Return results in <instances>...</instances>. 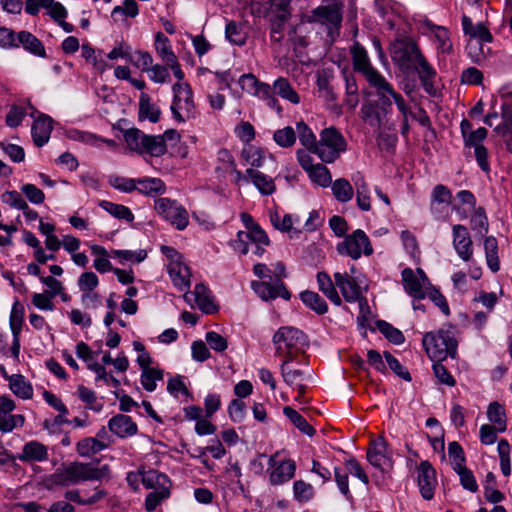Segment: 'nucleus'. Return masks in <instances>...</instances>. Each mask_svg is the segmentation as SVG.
I'll use <instances>...</instances> for the list:
<instances>
[{"instance_id":"obj_1","label":"nucleus","mask_w":512,"mask_h":512,"mask_svg":"<svg viewBox=\"0 0 512 512\" xmlns=\"http://www.w3.org/2000/svg\"><path fill=\"white\" fill-rule=\"evenodd\" d=\"M389 52L391 60L401 71L417 72L425 91L432 93L436 71L414 38L404 34L397 35L389 45Z\"/></svg>"},{"instance_id":"obj_2","label":"nucleus","mask_w":512,"mask_h":512,"mask_svg":"<svg viewBox=\"0 0 512 512\" xmlns=\"http://www.w3.org/2000/svg\"><path fill=\"white\" fill-rule=\"evenodd\" d=\"M110 477L108 465H96L73 461L62 465L52 475L51 481L54 485L68 487L86 481H101Z\"/></svg>"},{"instance_id":"obj_3","label":"nucleus","mask_w":512,"mask_h":512,"mask_svg":"<svg viewBox=\"0 0 512 512\" xmlns=\"http://www.w3.org/2000/svg\"><path fill=\"white\" fill-rule=\"evenodd\" d=\"M423 346L429 358L433 362H442L448 356L454 358L457 352V342L449 330L428 332L422 340Z\"/></svg>"},{"instance_id":"obj_4","label":"nucleus","mask_w":512,"mask_h":512,"mask_svg":"<svg viewBox=\"0 0 512 512\" xmlns=\"http://www.w3.org/2000/svg\"><path fill=\"white\" fill-rule=\"evenodd\" d=\"M343 3L338 0H326V2L311 11V15L306 18L308 23H318L325 26L328 30V36L334 39L339 35L343 20Z\"/></svg>"},{"instance_id":"obj_5","label":"nucleus","mask_w":512,"mask_h":512,"mask_svg":"<svg viewBox=\"0 0 512 512\" xmlns=\"http://www.w3.org/2000/svg\"><path fill=\"white\" fill-rule=\"evenodd\" d=\"M276 354L284 359H296L307 345L305 334L294 327H281L273 336Z\"/></svg>"},{"instance_id":"obj_6","label":"nucleus","mask_w":512,"mask_h":512,"mask_svg":"<svg viewBox=\"0 0 512 512\" xmlns=\"http://www.w3.org/2000/svg\"><path fill=\"white\" fill-rule=\"evenodd\" d=\"M343 135L334 127L325 128L320 133L315 154L326 163L334 162L346 150Z\"/></svg>"},{"instance_id":"obj_7","label":"nucleus","mask_w":512,"mask_h":512,"mask_svg":"<svg viewBox=\"0 0 512 512\" xmlns=\"http://www.w3.org/2000/svg\"><path fill=\"white\" fill-rule=\"evenodd\" d=\"M174 94L171 104L173 118L178 122H185L195 115V105L190 86L186 83H175L172 87Z\"/></svg>"},{"instance_id":"obj_8","label":"nucleus","mask_w":512,"mask_h":512,"mask_svg":"<svg viewBox=\"0 0 512 512\" xmlns=\"http://www.w3.org/2000/svg\"><path fill=\"white\" fill-rule=\"evenodd\" d=\"M371 87L375 89L376 103L383 106L392 113V103L394 102L399 112H404L405 104H407L400 93H398L393 85L380 74L379 76L368 81Z\"/></svg>"},{"instance_id":"obj_9","label":"nucleus","mask_w":512,"mask_h":512,"mask_svg":"<svg viewBox=\"0 0 512 512\" xmlns=\"http://www.w3.org/2000/svg\"><path fill=\"white\" fill-rule=\"evenodd\" d=\"M337 251L341 255H347L353 260H357L362 254L370 256L373 253V247L367 234L363 230L357 229L345 236L344 240L337 245Z\"/></svg>"},{"instance_id":"obj_10","label":"nucleus","mask_w":512,"mask_h":512,"mask_svg":"<svg viewBox=\"0 0 512 512\" xmlns=\"http://www.w3.org/2000/svg\"><path fill=\"white\" fill-rule=\"evenodd\" d=\"M155 209L160 216L178 230H184L189 223L187 210L175 200L159 198L155 201Z\"/></svg>"},{"instance_id":"obj_11","label":"nucleus","mask_w":512,"mask_h":512,"mask_svg":"<svg viewBox=\"0 0 512 512\" xmlns=\"http://www.w3.org/2000/svg\"><path fill=\"white\" fill-rule=\"evenodd\" d=\"M401 276L403 288L409 296L415 299L425 298V290L430 285V281L421 268L413 270L407 267L402 270Z\"/></svg>"},{"instance_id":"obj_12","label":"nucleus","mask_w":512,"mask_h":512,"mask_svg":"<svg viewBox=\"0 0 512 512\" xmlns=\"http://www.w3.org/2000/svg\"><path fill=\"white\" fill-rule=\"evenodd\" d=\"M363 276L349 275L347 272L334 273V281L336 286L340 289L344 299L349 303H354L363 295L361 285L363 283Z\"/></svg>"},{"instance_id":"obj_13","label":"nucleus","mask_w":512,"mask_h":512,"mask_svg":"<svg viewBox=\"0 0 512 512\" xmlns=\"http://www.w3.org/2000/svg\"><path fill=\"white\" fill-rule=\"evenodd\" d=\"M367 460L373 467L382 472H387L392 468V457L388 451V445L383 438H378L371 442L367 451Z\"/></svg>"},{"instance_id":"obj_14","label":"nucleus","mask_w":512,"mask_h":512,"mask_svg":"<svg viewBox=\"0 0 512 512\" xmlns=\"http://www.w3.org/2000/svg\"><path fill=\"white\" fill-rule=\"evenodd\" d=\"M251 287L253 291L264 301L276 299L277 297L289 300L291 297L290 292L280 279H274L273 281H252Z\"/></svg>"},{"instance_id":"obj_15","label":"nucleus","mask_w":512,"mask_h":512,"mask_svg":"<svg viewBox=\"0 0 512 512\" xmlns=\"http://www.w3.org/2000/svg\"><path fill=\"white\" fill-rule=\"evenodd\" d=\"M452 203L451 191L444 185H436L431 193L430 210L435 219H444Z\"/></svg>"},{"instance_id":"obj_16","label":"nucleus","mask_w":512,"mask_h":512,"mask_svg":"<svg viewBox=\"0 0 512 512\" xmlns=\"http://www.w3.org/2000/svg\"><path fill=\"white\" fill-rule=\"evenodd\" d=\"M249 242L254 244H270V240L266 232L258 225L250 231H239L237 238L233 241V248L243 255L250 251Z\"/></svg>"},{"instance_id":"obj_17","label":"nucleus","mask_w":512,"mask_h":512,"mask_svg":"<svg viewBox=\"0 0 512 512\" xmlns=\"http://www.w3.org/2000/svg\"><path fill=\"white\" fill-rule=\"evenodd\" d=\"M354 69L363 74L367 81L379 76L381 73L375 69L369 59L366 49L358 42L351 47Z\"/></svg>"},{"instance_id":"obj_18","label":"nucleus","mask_w":512,"mask_h":512,"mask_svg":"<svg viewBox=\"0 0 512 512\" xmlns=\"http://www.w3.org/2000/svg\"><path fill=\"white\" fill-rule=\"evenodd\" d=\"M417 481L420 493L426 500H430L434 496L436 486V472L430 462L422 461L417 469Z\"/></svg>"},{"instance_id":"obj_19","label":"nucleus","mask_w":512,"mask_h":512,"mask_svg":"<svg viewBox=\"0 0 512 512\" xmlns=\"http://www.w3.org/2000/svg\"><path fill=\"white\" fill-rule=\"evenodd\" d=\"M453 231V246L458 256L464 260L469 261L473 255V243L470 238L468 229L460 224L452 227Z\"/></svg>"},{"instance_id":"obj_20","label":"nucleus","mask_w":512,"mask_h":512,"mask_svg":"<svg viewBox=\"0 0 512 512\" xmlns=\"http://www.w3.org/2000/svg\"><path fill=\"white\" fill-rule=\"evenodd\" d=\"M187 302H195L198 308L206 314H212L217 311L210 290L202 283L196 284L194 290L184 295Z\"/></svg>"},{"instance_id":"obj_21","label":"nucleus","mask_w":512,"mask_h":512,"mask_svg":"<svg viewBox=\"0 0 512 512\" xmlns=\"http://www.w3.org/2000/svg\"><path fill=\"white\" fill-rule=\"evenodd\" d=\"M361 117L365 123L373 128H381L386 117L391 114L389 110L375 101H367L361 107Z\"/></svg>"},{"instance_id":"obj_22","label":"nucleus","mask_w":512,"mask_h":512,"mask_svg":"<svg viewBox=\"0 0 512 512\" xmlns=\"http://www.w3.org/2000/svg\"><path fill=\"white\" fill-rule=\"evenodd\" d=\"M15 458L24 463L44 462L48 460L49 452L46 445L37 440H31L24 444Z\"/></svg>"},{"instance_id":"obj_23","label":"nucleus","mask_w":512,"mask_h":512,"mask_svg":"<svg viewBox=\"0 0 512 512\" xmlns=\"http://www.w3.org/2000/svg\"><path fill=\"white\" fill-rule=\"evenodd\" d=\"M109 430L120 438L131 437L137 433V425L130 416L117 414L108 421Z\"/></svg>"},{"instance_id":"obj_24","label":"nucleus","mask_w":512,"mask_h":512,"mask_svg":"<svg viewBox=\"0 0 512 512\" xmlns=\"http://www.w3.org/2000/svg\"><path fill=\"white\" fill-rule=\"evenodd\" d=\"M168 273L174 286L183 291L190 286V270L183 260L167 264Z\"/></svg>"},{"instance_id":"obj_25","label":"nucleus","mask_w":512,"mask_h":512,"mask_svg":"<svg viewBox=\"0 0 512 512\" xmlns=\"http://www.w3.org/2000/svg\"><path fill=\"white\" fill-rule=\"evenodd\" d=\"M52 122V119L46 115H42L34 121L31 133L36 146L42 147L49 141L53 129Z\"/></svg>"},{"instance_id":"obj_26","label":"nucleus","mask_w":512,"mask_h":512,"mask_svg":"<svg viewBox=\"0 0 512 512\" xmlns=\"http://www.w3.org/2000/svg\"><path fill=\"white\" fill-rule=\"evenodd\" d=\"M16 48L22 46L29 53L45 57L46 51L42 42L29 31L22 30L17 34Z\"/></svg>"},{"instance_id":"obj_27","label":"nucleus","mask_w":512,"mask_h":512,"mask_svg":"<svg viewBox=\"0 0 512 512\" xmlns=\"http://www.w3.org/2000/svg\"><path fill=\"white\" fill-rule=\"evenodd\" d=\"M352 182L356 190V203L360 210L369 211L371 209L370 190L364 176L357 172L352 175Z\"/></svg>"},{"instance_id":"obj_28","label":"nucleus","mask_w":512,"mask_h":512,"mask_svg":"<svg viewBox=\"0 0 512 512\" xmlns=\"http://www.w3.org/2000/svg\"><path fill=\"white\" fill-rule=\"evenodd\" d=\"M4 377L9 382V388L13 394L21 399H31L33 396V387L31 383L21 374L7 375Z\"/></svg>"},{"instance_id":"obj_29","label":"nucleus","mask_w":512,"mask_h":512,"mask_svg":"<svg viewBox=\"0 0 512 512\" xmlns=\"http://www.w3.org/2000/svg\"><path fill=\"white\" fill-rule=\"evenodd\" d=\"M246 175L262 195H271L274 193L276 187L270 176L253 168H248Z\"/></svg>"},{"instance_id":"obj_30","label":"nucleus","mask_w":512,"mask_h":512,"mask_svg":"<svg viewBox=\"0 0 512 512\" xmlns=\"http://www.w3.org/2000/svg\"><path fill=\"white\" fill-rule=\"evenodd\" d=\"M296 464L293 460H285L281 462L271 473L270 482L272 485L283 484L295 475Z\"/></svg>"},{"instance_id":"obj_31","label":"nucleus","mask_w":512,"mask_h":512,"mask_svg":"<svg viewBox=\"0 0 512 512\" xmlns=\"http://www.w3.org/2000/svg\"><path fill=\"white\" fill-rule=\"evenodd\" d=\"M139 119H148L152 123H156L160 119L161 110L160 108L152 103L151 97L146 93H141L139 99Z\"/></svg>"},{"instance_id":"obj_32","label":"nucleus","mask_w":512,"mask_h":512,"mask_svg":"<svg viewBox=\"0 0 512 512\" xmlns=\"http://www.w3.org/2000/svg\"><path fill=\"white\" fill-rule=\"evenodd\" d=\"M462 28L466 35H469L473 39H477L481 42H491L492 35L482 23L474 25L472 20L466 16H462Z\"/></svg>"},{"instance_id":"obj_33","label":"nucleus","mask_w":512,"mask_h":512,"mask_svg":"<svg viewBox=\"0 0 512 512\" xmlns=\"http://www.w3.org/2000/svg\"><path fill=\"white\" fill-rule=\"evenodd\" d=\"M316 278H317L319 290L334 305L340 306L342 303V300L335 288L336 284L332 281L331 277L326 272H318Z\"/></svg>"},{"instance_id":"obj_34","label":"nucleus","mask_w":512,"mask_h":512,"mask_svg":"<svg viewBox=\"0 0 512 512\" xmlns=\"http://www.w3.org/2000/svg\"><path fill=\"white\" fill-rule=\"evenodd\" d=\"M331 190L335 199L341 203H347L354 196V184L345 178H338L334 182L331 181Z\"/></svg>"},{"instance_id":"obj_35","label":"nucleus","mask_w":512,"mask_h":512,"mask_svg":"<svg viewBox=\"0 0 512 512\" xmlns=\"http://www.w3.org/2000/svg\"><path fill=\"white\" fill-rule=\"evenodd\" d=\"M141 482L147 489L153 490L169 488L170 486L168 477L153 469L142 472Z\"/></svg>"},{"instance_id":"obj_36","label":"nucleus","mask_w":512,"mask_h":512,"mask_svg":"<svg viewBox=\"0 0 512 512\" xmlns=\"http://www.w3.org/2000/svg\"><path fill=\"white\" fill-rule=\"evenodd\" d=\"M273 91L282 99L287 100L294 105L300 103V96L286 78L280 77L276 79L273 83Z\"/></svg>"},{"instance_id":"obj_37","label":"nucleus","mask_w":512,"mask_h":512,"mask_svg":"<svg viewBox=\"0 0 512 512\" xmlns=\"http://www.w3.org/2000/svg\"><path fill=\"white\" fill-rule=\"evenodd\" d=\"M295 359H284L280 365V373L283 381L290 387L303 382L305 380V373L300 369H294L290 363Z\"/></svg>"},{"instance_id":"obj_38","label":"nucleus","mask_w":512,"mask_h":512,"mask_svg":"<svg viewBox=\"0 0 512 512\" xmlns=\"http://www.w3.org/2000/svg\"><path fill=\"white\" fill-rule=\"evenodd\" d=\"M136 190L149 196L162 194L165 191V184L159 178H139L136 180Z\"/></svg>"},{"instance_id":"obj_39","label":"nucleus","mask_w":512,"mask_h":512,"mask_svg":"<svg viewBox=\"0 0 512 512\" xmlns=\"http://www.w3.org/2000/svg\"><path fill=\"white\" fill-rule=\"evenodd\" d=\"M154 47L156 53L165 64L177 58L172 50L170 40L162 32L156 33Z\"/></svg>"},{"instance_id":"obj_40","label":"nucleus","mask_w":512,"mask_h":512,"mask_svg":"<svg viewBox=\"0 0 512 512\" xmlns=\"http://www.w3.org/2000/svg\"><path fill=\"white\" fill-rule=\"evenodd\" d=\"M300 299L311 310L319 315H323L328 311V305L325 300L314 291H303L300 293Z\"/></svg>"},{"instance_id":"obj_41","label":"nucleus","mask_w":512,"mask_h":512,"mask_svg":"<svg viewBox=\"0 0 512 512\" xmlns=\"http://www.w3.org/2000/svg\"><path fill=\"white\" fill-rule=\"evenodd\" d=\"M107 445L96 438L87 437L80 440L76 445V451L81 457H90L104 449Z\"/></svg>"},{"instance_id":"obj_42","label":"nucleus","mask_w":512,"mask_h":512,"mask_svg":"<svg viewBox=\"0 0 512 512\" xmlns=\"http://www.w3.org/2000/svg\"><path fill=\"white\" fill-rule=\"evenodd\" d=\"M457 198L465 208H461L458 205H454L452 209L460 215V219H465L472 210L476 209V198L468 190H461L457 193Z\"/></svg>"},{"instance_id":"obj_43","label":"nucleus","mask_w":512,"mask_h":512,"mask_svg":"<svg viewBox=\"0 0 512 512\" xmlns=\"http://www.w3.org/2000/svg\"><path fill=\"white\" fill-rule=\"evenodd\" d=\"M431 32L437 43V50L443 54H450L453 50L450 34L445 27L431 26Z\"/></svg>"},{"instance_id":"obj_44","label":"nucleus","mask_w":512,"mask_h":512,"mask_svg":"<svg viewBox=\"0 0 512 512\" xmlns=\"http://www.w3.org/2000/svg\"><path fill=\"white\" fill-rule=\"evenodd\" d=\"M164 372L158 367H152L141 372V385L148 392H153L157 387V381H162Z\"/></svg>"},{"instance_id":"obj_45","label":"nucleus","mask_w":512,"mask_h":512,"mask_svg":"<svg viewBox=\"0 0 512 512\" xmlns=\"http://www.w3.org/2000/svg\"><path fill=\"white\" fill-rule=\"evenodd\" d=\"M484 249L487 260V265L493 272H497L500 268L498 258V243L496 238L490 236L484 241Z\"/></svg>"},{"instance_id":"obj_46","label":"nucleus","mask_w":512,"mask_h":512,"mask_svg":"<svg viewBox=\"0 0 512 512\" xmlns=\"http://www.w3.org/2000/svg\"><path fill=\"white\" fill-rule=\"evenodd\" d=\"M296 130L301 144L309 151L315 153L318 141L308 125L305 122L300 121L296 124Z\"/></svg>"},{"instance_id":"obj_47","label":"nucleus","mask_w":512,"mask_h":512,"mask_svg":"<svg viewBox=\"0 0 512 512\" xmlns=\"http://www.w3.org/2000/svg\"><path fill=\"white\" fill-rule=\"evenodd\" d=\"M284 415L304 434L313 436L315 429L307 422V420L293 408L287 406L283 409Z\"/></svg>"},{"instance_id":"obj_48","label":"nucleus","mask_w":512,"mask_h":512,"mask_svg":"<svg viewBox=\"0 0 512 512\" xmlns=\"http://www.w3.org/2000/svg\"><path fill=\"white\" fill-rule=\"evenodd\" d=\"M167 147L164 143V138L160 135L152 136L147 135L146 141L144 142V147L142 153H148L151 156L159 157L166 153Z\"/></svg>"},{"instance_id":"obj_49","label":"nucleus","mask_w":512,"mask_h":512,"mask_svg":"<svg viewBox=\"0 0 512 512\" xmlns=\"http://www.w3.org/2000/svg\"><path fill=\"white\" fill-rule=\"evenodd\" d=\"M487 417L489 421L493 423V426H496L499 432L506 430L505 411L499 403L493 402L489 405Z\"/></svg>"},{"instance_id":"obj_50","label":"nucleus","mask_w":512,"mask_h":512,"mask_svg":"<svg viewBox=\"0 0 512 512\" xmlns=\"http://www.w3.org/2000/svg\"><path fill=\"white\" fill-rule=\"evenodd\" d=\"M99 205L102 209L117 219H124L128 222H131L134 219V215L131 210L124 205L115 204L109 201H101Z\"/></svg>"},{"instance_id":"obj_51","label":"nucleus","mask_w":512,"mask_h":512,"mask_svg":"<svg viewBox=\"0 0 512 512\" xmlns=\"http://www.w3.org/2000/svg\"><path fill=\"white\" fill-rule=\"evenodd\" d=\"M308 176L313 183L321 187L330 186L332 181L328 168L320 163L315 164V167L308 172Z\"/></svg>"},{"instance_id":"obj_52","label":"nucleus","mask_w":512,"mask_h":512,"mask_svg":"<svg viewBox=\"0 0 512 512\" xmlns=\"http://www.w3.org/2000/svg\"><path fill=\"white\" fill-rule=\"evenodd\" d=\"M25 418L21 414L0 413V431L9 433L15 428H21L24 425Z\"/></svg>"},{"instance_id":"obj_53","label":"nucleus","mask_w":512,"mask_h":512,"mask_svg":"<svg viewBox=\"0 0 512 512\" xmlns=\"http://www.w3.org/2000/svg\"><path fill=\"white\" fill-rule=\"evenodd\" d=\"M146 138L147 135L136 128L128 129L124 134V139L128 147L139 153H142Z\"/></svg>"},{"instance_id":"obj_54","label":"nucleus","mask_w":512,"mask_h":512,"mask_svg":"<svg viewBox=\"0 0 512 512\" xmlns=\"http://www.w3.org/2000/svg\"><path fill=\"white\" fill-rule=\"evenodd\" d=\"M294 498L300 503L310 501L314 496V488L303 480H297L293 484Z\"/></svg>"},{"instance_id":"obj_55","label":"nucleus","mask_w":512,"mask_h":512,"mask_svg":"<svg viewBox=\"0 0 512 512\" xmlns=\"http://www.w3.org/2000/svg\"><path fill=\"white\" fill-rule=\"evenodd\" d=\"M377 327L379 331L392 343L399 345L402 344L405 341V337L403 333L393 327L391 324L387 323L386 321H378Z\"/></svg>"},{"instance_id":"obj_56","label":"nucleus","mask_w":512,"mask_h":512,"mask_svg":"<svg viewBox=\"0 0 512 512\" xmlns=\"http://www.w3.org/2000/svg\"><path fill=\"white\" fill-rule=\"evenodd\" d=\"M274 141L283 148L291 147L296 141V132L290 127L286 126L282 129H278L273 135Z\"/></svg>"},{"instance_id":"obj_57","label":"nucleus","mask_w":512,"mask_h":512,"mask_svg":"<svg viewBox=\"0 0 512 512\" xmlns=\"http://www.w3.org/2000/svg\"><path fill=\"white\" fill-rule=\"evenodd\" d=\"M170 496L169 488H162L150 492L145 498V509L148 512L154 511L165 499Z\"/></svg>"},{"instance_id":"obj_58","label":"nucleus","mask_w":512,"mask_h":512,"mask_svg":"<svg viewBox=\"0 0 512 512\" xmlns=\"http://www.w3.org/2000/svg\"><path fill=\"white\" fill-rule=\"evenodd\" d=\"M77 394L78 397L87 404L88 408L97 412L102 410L103 406L97 401L96 394L93 390L83 385H79L77 388Z\"/></svg>"},{"instance_id":"obj_59","label":"nucleus","mask_w":512,"mask_h":512,"mask_svg":"<svg viewBox=\"0 0 512 512\" xmlns=\"http://www.w3.org/2000/svg\"><path fill=\"white\" fill-rule=\"evenodd\" d=\"M471 216V227L473 230L478 231L479 234L483 235L488 231V220L485 211L482 207L472 210Z\"/></svg>"},{"instance_id":"obj_60","label":"nucleus","mask_w":512,"mask_h":512,"mask_svg":"<svg viewBox=\"0 0 512 512\" xmlns=\"http://www.w3.org/2000/svg\"><path fill=\"white\" fill-rule=\"evenodd\" d=\"M242 156L247 164L251 166V168H260L264 163V155L261 149L256 147H249L242 151Z\"/></svg>"},{"instance_id":"obj_61","label":"nucleus","mask_w":512,"mask_h":512,"mask_svg":"<svg viewBox=\"0 0 512 512\" xmlns=\"http://www.w3.org/2000/svg\"><path fill=\"white\" fill-rule=\"evenodd\" d=\"M129 61L142 71H147L153 64V58L150 53L142 50L130 52Z\"/></svg>"},{"instance_id":"obj_62","label":"nucleus","mask_w":512,"mask_h":512,"mask_svg":"<svg viewBox=\"0 0 512 512\" xmlns=\"http://www.w3.org/2000/svg\"><path fill=\"white\" fill-rule=\"evenodd\" d=\"M109 183L113 188L121 192L130 193L136 190V179L133 178L111 176L109 178Z\"/></svg>"},{"instance_id":"obj_63","label":"nucleus","mask_w":512,"mask_h":512,"mask_svg":"<svg viewBox=\"0 0 512 512\" xmlns=\"http://www.w3.org/2000/svg\"><path fill=\"white\" fill-rule=\"evenodd\" d=\"M205 340L209 347L216 352H224L228 347L226 338L215 331L207 332Z\"/></svg>"},{"instance_id":"obj_64","label":"nucleus","mask_w":512,"mask_h":512,"mask_svg":"<svg viewBox=\"0 0 512 512\" xmlns=\"http://www.w3.org/2000/svg\"><path fill=\"white\" fill-rule=\"evenodd\" d=\"M225 33L226 38L231 43L236 45H243L245 43V35L242 32L241 27L234 21L227 23Z\"/></svg>"}]
</instances>
